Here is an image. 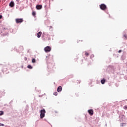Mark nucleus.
Segmentation results:
<instances>
[{
	"instance_id": "nucleus-24",
	"label": "nucleus",
	"mask_w": 127,
	"mask_h": 127,
	"mask_svg": "<svg viewBox=\"0 0 127 127\" xmlns=\"http://www.w3.org/2000/svg\"><path fill=\"white\" fill-rule=\"evenodd\" d=\"M52 27V26L50 27L51 28Z\"/></svg>"
},
{
	"instance_id": "nucleus-26",
	"label": "nucleus",
	"mask_w": 127,
	"mask_h": 127,
	"mask_svg": "<svg viewBox=\"0 0 127 127\" xmlns=\"http://www.w3.org/2000/svg\"><path fill=\"white\" fill-rule=\"evenodd\" d=\"M26 59H26V58H25Z\"/></svg>"
},
{
	"instance_id": "nucleus-22",
	"label": "nucleus",
	"mask_w": 127,
	"mask_h": 127,
	"mask_svg": "<svg viewBox=\"0 0 127 127\" xmlns=\"http://www.w3.org/2000/svg\"><path fill=\"white\" fill-rule=\"evenodd\" d=\"M123 52V50H120L119 51H118V53H121V52Z\"/></svg>"
},
{
	"instance_id": "nucleus-15",
	"label": "nucleus",
	"mask_w": 127,
	"mask_h": 127,
	"mask_svg": "<svg viewBox=\"0 0 127 127\" xmlns=\"http://www.w3.org/2000/svg\"><path fill=\"white\" fill-rule=\"evenodd\" d=\"M65 42V41L64 40H61L60 41V43L63 44Z\"/></svg>"
},
{
	"instance_id": "nucleus-14",
	"label": "nucleus",
	"mask_w": 127,
	"mask_h": 127,
	"mask_svg": "<svg viewBox=\"0 0 127 127\" xmlns=\"http://www.w3.org/2000/svg\"><path fill=\"white\" fill-rule=\"evenodd\" d=\"M35 62H36V60H35V59H33L32 60V63H35Z\"/></svg>"
},
{
	"instance_id": "nucleus-16",
	"label": "nucleus",
	"mask_w": 127,
	"mask_h": 127,
	"mask_svg": "<svg viewBox=\"0 0 127 127\" xmlns=\"http://www.w3.org/2000/svg\"><path fill=\"white\" fill-rule=\"evenodd\" d=\"M85 56H86L87 57H88V56H89V53H88L87 52H85Z\"/></svg>"
},
{
	"instance_id": "nucleus-3",
	"label": "nucleus",
	"mask_w": 127,
	"mask_h": 127,
	"mask_svg": "<svg viewBox=\"0 0 127 127\" xmlns=\"http://www.w3.org/2000/svg\"><path fill=\"white\" fill-rule=\"evenodd\" d=\"M44 51L46 53H48V52L51 51V48L49 46H47L44 48Z\"/></svg>"
},
{
	"instance_id": "nucleus-13",
	"label": "nucleus",
	"mask_w": 127,
	"mask_h": 127,
	"mask_svg": "<svg viewBox=\"0 0 127 127\" xmlns=\"http://www.w3.org/2000/svg\"><path fill=\"white\" fill-rule=\"evenodd\" d=\"M27 68H28L29 69H32L33 67L32 66H31V65H28L27 66Z\"/></svg>"
},
{
	"instance_id": "nucleus-17",
	"label": "nucleus",
	"mask_w": 127,
	"mask_h": 127,
	"mask_svg": "<svg viewBox=\"0 0 127 127\" xmlns=\"http://www.w3.org/2000/svg\"><path fill=\"white\" fill-rule=\"evenodd\" d=\"M54 95L55 96H57V95H58V92H55L54 93Z\"/></svg>"
},
{
	"instance_id": "nucleus-11",
	"label": "nucleus",
	"mask_w": 127,
	"mask_h": 127,
	"mask_svg": "<svg viewBox=\"0 0 127 127\" xmlns=\"http://www.w3.org/2000/svg\"><path fill=\"white\" fill-rule=\"evenodd\" d=\"M32 15H33V16H35V15H36V12L34 11H33Z\"/></svg>"
},
{
	"instance_id": "nucleus-9",
	"label": "nucleus",
	"mask_w": 127,
	"mask_h": 127,
	"mask_svg": "<svg viewBox=\"0 0 127 127\" xmlns=\"http://www.w3.org/2000/svg\"><path fill=\"white\" fill-rule=\"evenodd\" d=\"M9 6L13 7V6H14V2H13V1H11L9 3Z\"/></svg>"
},
{
	"instance_id": "nucleus-1",
	"label": "nucleus",
	"mask_w": 127,
	"mask_h": 127,
	"mask_svg": "<svg viewBox=\"0 0 127 127\" xmlns=\"http://www.w3.org/2000/svg\"><path fill=\"white\" fill-rule=\"evenodd\" d=\"M46 111H45V109H43L40 111V118L43 119L45 117V113Z\"/></svg>"
},
{
	"instance_id": "nucleus-4",
	"label": "nucleus",
	"mask_w": 127,
	"mask_h": 127,
	"mask_svg": "<svg viewBox=\"0 0 127 127\" xmlns=\"http://www.w3.org/2000/svg\"><path fill=\"white\" fill-rule=\"evenodd\" d=\"M15 22L16 23H21V22H23V19L16 18L15 19Z\"/></svg>"
},
{
	"instance_id": "nucleus-6",
	"label": "nucleus",
	"mask_w": 127,
	"mask_h": 127,
	"mask_svg": "<svg viewBox=\"0 0 127 127\" xmlns=\"http://www.w3.org/2000/svg\"><path fill=\"white\" fill-rule=\"evenodd\" d=\"M42 34V32L41 31L39 32L37 34V37H38V38H40Z\"/></svg>"
},
{
	"instance_id": "nucleus-8",
	"label": "nucleus",
	"mask_w": 127,
	"mask_h": 127,
	"mask_svg": "<svg viewBox=\"0 0 127 127\" xmlns=\"http://www.w3.org/2000/svg\"><path fill=\"white\" fill-rule=\"evenodd\" d=\"M62 91V87L61 86H60L58 87L57 91L58 92H61Z\"/></svg>"
},
{
	"instance_id": "nucleus-12",
	"label": "nucleus",
	"mask_w": 127,
	"mask_h": 127,
	"mask_svg": "<svg viewBox=\"0 0 127 127\" xmlns=\"http://www.w3.org/2000/svg\"><path fill=\"white\" fill-rule=\"evenodd\" d=\"M124 39L127 40V34H124Z\"/></svg>"
},
{
	"instance_id": "nucleus-20",
	"label": "nucleus",
	"mask_w": 127,
	"mask_h": 127,
	"mask_svg": "<svg viewBox=\"0 0 127 127\" xmlns=\"http://www.w3.org/2000/svg\"><path fill=\"white\" fill-rule=\"evenodd\" d=\"M0 127H4V125L0 123Z\"/></svg>"
},
{
	"instance_id": "nucleus-2",
	"label": "nucleus",
	"mask_w": 127,
	"mask_h": 127,
	"mask_svg": "<svg viewBox=\"0 0 127 127\" xmlns=\"http://www.w3.org/2000/svg\"><path fill=\"white\" fill-rule=\"evenodd\" d=\"M100 8L102 9V10H106L107 9V5L105 4H101L99 5Z\"/></svg>"
},
{
	"instance_id": "nucleus-5",
	"label": "nucleus",
	"mask_w": 127,
	"mask_h": 127,
	"mask_svg": "<svg viewBox=\"0 0 127 127\" xmlns=\"http://www.w3.org/2000/svg\"><path fill=\"white\" fill-rule=\"evenodd\" d=\"M88 113H89L90 116H93V115H94V110H93L92 109L89 110H88Z\"/></svg>"
},
{
	"instance_id": "nucleus-23",
	"label": "nucleus",
	"mask_w": 127,
	"mask_h": 127,
	"mask_svg": "<svg viewBox=\"0 0 127 127\" xmlns=\"http://www.w3.org/2000/svg\"><path fill=\"white\" fill-rule=\"evenodd\" d=\"M2 18V15H0V19H1Z\"/></svg>"
},
{
	"instance_id": "nucleus-25",
	"label": "nucleus",
	"mask_w": 127,
	"mask_h": 127,
	"mask_svg": "<svg viewBox=\"0 0 127 127\" xmlns=\"http://www.w3.org/2000/svg\"><path fill=\"white\" fill-rule=\"evenodd\" d=\"M26 59H26V58H25Z\"/></svg>"
},
{
	"instance_id": "nucleus-19",
	"label": "nucleus",
	"mask_w": 127,
	"mask_h": 127,
	"mask_svg": "<svg viewBox=\"0 0 127 127\" xmlns=\"http://www.w3.org/2000/svg\"><path fill=\"white\" fill-rule=\"evenodd\" d=\"M123 108L124 109V110H127V106H125L123 107Z\"/></svg>"
},
{
	"instance_id": "nucleus-21",
	"label": "nucleus",
	"mask_w": 127,
	"mask_h": 127,
	"mask_svg": "<svg viewBox=\"0 0 127 127\" xmlns=\"http://www.w3.org/2000/svg\"><path fill=\"white\" fill-rule=\"evenodd\" d=\"M126 125H127V124H126V123H124V124H122L121 126L122 127H124V126H126Z\"/></svg>"
},
{
	"instance_id": "nucleus-18",
	"label": "nucleus",
	"mask_w": 127,
	"mask_h": 127,
	"mask_svg": "<svg viewBox=\"0 0 127 127\" xmlns=\"http://www.w3.org/2000/svg\"><path fill=\"white\" fill-rule=\"evenodd\" d=\"M3 115V111H0V116H2Z\"/></svg>"
},
{
	"instance_id": "nucleus-10",
	"label": "nucleus",
	"mask_w": 127,
	"mask_h": 127,
	"mask_svg": "<svg viewBox=\"0 0 127 127\" xmlns=\"http://www.w3.org/2000/svg\"><path fill=\"white\" fill-rule=\"evenodd\" d=\"M105 82H106V79H105V78H103L102 80H101V83L102 84H105Z\"/></svg>"
},
{
	"instance_id": "nucleus-7",
	"label": "nucleus",
	"mask_w": 127,
	"mask_h": 127,
	"mask_svg": "<svg viewBox=\"0 0 127 127\" xmlns=\"http://www.w3.org/2000/svg\"><path fill=\"white\" fill-rule=\"evenodd\" d=\"M36 8H37V9H41V8H42V5H37Z\"/></svg>"
}]
</instances>
